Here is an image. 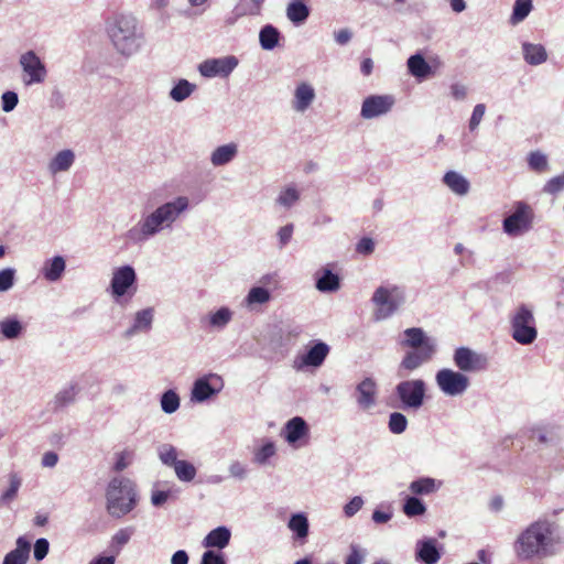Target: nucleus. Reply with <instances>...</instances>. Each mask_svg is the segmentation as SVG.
Returning <instances> with one entry per match:
<instances>
[{"mask_svg": "<svg viewBox=\"0 0 564 564\" xmlns=\"http://www.w3.org/2000/svg\"><path fill=\"white\" fill-rule=\"evenodd\" d=\"M408 72L417 79H425L432 74L431 65L421 53L411 55L406 61Z\"/></svg>", "mask_w": 564, "mask_h": 564, "instance_id": "obj_31", "label": "nucleus"}, {"mask_svg": "<svg viewBox=\"0 0 564 564\" xmlns=\"http://www.w3.org/2000/svg\"><path fill=\"white\" fill-rule=\"evenodd\" d=\"M110 41L118 53L132 56L144 43V33L138 19L132 14L115 17L107 26Z\"/></svg>", "mask_w": 564, "mask_h": 564, "instance_id": "obj_3", "label": "nucleus"}, {"mask_svg": "<svg viewBox=\"0 0 564 564\" xmlns=\"http://www.w3.org/2000/svg\"><path fill=\"white\" fill-rule=\"evenodd\" d=\"M200 564H226V560L223 553L208 550L203 553Z\"/></svg>", "mask_w": 564, "mask_h": 564, "instance_id": "obj_64", "label": "nucleus"}, {"mask_svg": "<svg viewBox=\"0 0 564 564\" xmlns=\"http://www.w3.org/2000/svg\"><path fill=\"white\" fill-rule=\"evenodd\" d=\"M177 455L176 447L171 444H162L158 447L159 459L166 467L173 468L181 460L177 459Z\"/></svg>", "mask_w": 564, "mask_h": 564, "instance_id": "obj_47", "label": "nucleus"}, {"mask_svg": "<svg viewBox=\"0 0 564 564\" xmlns=\"http://www.w3.org/2000/svg\"><path fill=\"white\" fill-rule=\"evenodd\" d=\"M534 214L532 208L522 200L514 204V210L502 220V229L510 237L520 236L532 228Z\"/></svg>", "mask_w": 564, "mask_h": 564, "instance_id": "obj_8", "label": "nucleus"}, {"mask_svg": "<svg viewBox=\"0 0 564 564\" xmlns=\"http://www.w3.org/2000/svg\"><path fill=\"white\" fill-rule=\"evenodd\" d=\"M133 533H134L133 527H126V528L118 530L112 535L111 541H110V546H109L111 552L113 553L112 555L116 556L121 552L122 547L126 544H128V542L130 541Z\"/></svg>", "mask_w": 564, "mask_h": 564, "instance_id": "obj_41", "label": "nucleus"}, {"mask_svg": "<svg viewBox=\"0 0 564 564\" xmlns=\"http://www.w3.org/2000/svg\"><path fill=\"white\" fill-rule=\"evenodd\" d=\"M442 557L437 547V541L434 538H424L415 544V560L424 564H435Z\"/></svg>", "mask_w": 564, "mask_h": 564, "instance_id": "obj_20", "label": "nucleus"}, {"mask_svg": "<svg viewBox=\"0 0 564 564\" xmlns=\"http://www.w3.org/2000/svg\"><path fill=\"white\" fill-rule=\"evenodd\" d=\"M17 270L14 268H6L0 270V292H7L15 283Z\"/></svg>", "mask_w": 564, "mask_h": 564, "instance_id": "obj_55", "label": "nucleus"}, {"mask_svg": "<svg viewBox=\"0 0 564 564\" xmlns=\"http://www.w3.org/2000/svg\"><path fill=\"white\" fill-rule=\"evenodd\" d=\"M30 551V542L24 536H19L15 549L6 554L2 564H26Z\"/></svg>", "mask_w": 564, "mask_h": 564, "instance_id": "obj_27", "label": "nucleus"}, {"mask_svg": "<svg viewBox=\"0 0 564 564\" xmlns=\"http://www.w3.org/2000/svg\"><path fill=\"white\" fill-rule=\"evenodd\" d=\"M376 321L391 317L405 302V291L395 284L380 285L372 294Z\"/></svg>", "mask_w": 564, "mask_h": 564, "instance_id": "obj_5", "label": "nucleus"}, {"mask_svg": "<svg viewBox=\"0 0 564 564\" xmlns=\"http://www.w3.org/2000/svg\"><path fill=\"white\" fill-rule=\"evenodd\" d=\"M513 551L521 562H543L564 551V532L555 521L540 518L519 533Z\"/></svg>", "mask_w": 564, "mask_h": 564, "instance_id": "obj_1", "label": "nucleus"}, {"mask_svg": "<svg viewBox=\"0 0 564 564\" xmlns=\"http://www.w3.org/2000/svg\"><path fill=\"white\" fill-rule=\"evenodd\" d=\"M231 538V531L229 528L225 525L217 527L213 529L203 540V545L205 547L212 549L217 547L219 550L225 549Z\"/></svg>", "mask_w": 564, "mask_h": 564, "instance_id": "obj_29", "label": "nucleus"}, {"mask_svg": "<svg viewBox=\"0 0 564 564\" xmlns=\"http://www.w3.org/2000/svg\"><path fill=\"white\" fill-rule=\"evenodd\" d=\"M329 346L319 340H312L304 354L299 355L294 360V368L297 370L313 367H321L329 354Z\"/></svg>", "mask_w": 564, "mask_h": 564, "instance_id": "obj_15", "label": "nucleus"}, {"mask_svg": "<svg viewBox=\"0 0 564 564\" xmlns=\"http://www.w3.org/2000/svg\"><path fill=\"white\" fill-rule=\"evenodd\" d=\"M75 161V154L72 150L59 151L50 162L48 170L52 174L69 170Z\"/></svg>", "mask_w": 564, "mask_h": 564, "instance_id": "obj_37", "label": "nucleus"}, {"mask_svg": "<svg viewBox=\"0 0 564 564\" xmlns=\"http://www.w3.org/2000/svg\"><path fill=\"white\" fill-rule=\"evenodd\" d=\"M9 488L0 496V508L9 505L18 495L21 487V478L15 473L9 475Z\"/></svg>", "mask_w": 564, "mask_h": 564, "instance_id": "obj_49", "label": "nucleus"}, {"mask_svg": "<svg viewBox=\"0 0 564 564\" xmlns=\"http://www.w3.org/2000/svg\"><path fill=\"white\" fill-rule=\"evenodd\" d=\"M395 99L391 95H371L365 98L361 105L360 116L364 119H373L388 113Z\"/></svg>", "mask_w": 564, "mask_h": 564, "instance_id": "obj_16", "label": "nucleus"}, {"mask_svg": "<svg viewBox=\"0 0 564 564\" xmlns=\"http://www.w3.org/2000/svg\"><path fill=\"white\" fill-rule=\"evenodd\" d=\"M176 478L182 482H191L195 479L197 469L188 460L181 459L173 467Z\"/></svg>", "mask_w": 564, "mask_h": 564, "instance_id": "obj_44", "label": "nucleus"}, {"mask_svg": "<svg viewBox=\"0 0 564 564\" xmlns=\"http://www.w3.org/2000/svg\"><path fill=\"white\" fill-rule=\"evenodd\" d=\"M229 476L237 480H245L248 477L249 468L239 460H232L228 466Z\"/></svg>", "mask_w": 564, "mask_h": 564, "instance_id": "obj_56", "label": "nucleus"}, {"mask_svg": "<svg viewBox=\"0 0 564 564\" xmlns=\"http://www.w3.org/2000/svg\"><path fill=\"white\" fill-rule=\"evenodd\" d=\"M271 300V293L267 288L263 286H252L243 302L246 306L253 307L254 305L265 304Z\"/></svg>", "mask_w": 564, "mask_h": 564, "instance_id": "obj_42", "label": "nucleus"}, {"mask_svg": "<svg viewBox=\"0 0 564 564\" xmlns=\"http://www.w3.org/2000/svg\"><path fill=\"white\" fill-rule=\"evenodd\" d=\"M528 165L531 170L543 173L549 171L547 156L542 152H531L528 156Z\"/></svg>", "mask_w": 564, "mask_h": 564, "instance_id": "obj_54", "label": "nucleus"}, {"mask_svg": "<svg viewBox=\"0 0 564 564\" xmlns=\"http://www.w3.org/2000/svg\"><path fill=\"white\" fill-rule=\"evenodd\" d=\"M154 310L147 307L134 314L131 326L124 332L126 338H131L139 333H148L152 328Z\"/></svg>", "mask_w": 564, "mask_h": 564, "instance_id": "obj_24", "label": "nucleus"}, {"mask_svg": "<svg viewBox=\"0 0 564 564\" xmlns=\"http://www.w3.org/2000/svg\"><path fill=\"white\" fill-rule=\"evenodd\" d=\"M133 460V452L129 449H124L116 455V462L113 465L115 471H122L126 469Z\"/></svg>", "mask_w": 564, "mask_h": 564, "instance_id": "obj_58", "label": "nucleus"}, {"mask_svg": "<svg viewBox=\"0 0 564 564\" xmlns=\"http://www.w3.org/2000/svg\"><path fill=\"white\" fill-rule=\"evenodd\" d=\"M300 334L296 328H283L274 326L270 332L269 345L275 351H288L294 344V339Z\"/></svg>", "mask_w": 564, "mask_h": 564, "instance_id": "obj_18", "label": "nucleus"}, {"mask_svg": "<svg viewBox=\"0 0 564 564\" xmlns=\"http://www.w3.org/2000/svg\"><path fill=\"white\" fill-rule=\"evenodd\" d=\"M19 102V96L15 91L8 90L1 96V108L4 112L12 111Z\"/></svg>", "mask_w": 564, "mask_h": 564, "instance_id": "obj_59", "label": "nucleus"}, {"mask_svg": "<svg viewBox=\"0 0 564 564\" xmlns=\"http://www.w3.org/2000/svg\"><path fill=\"white\" fill-rule=\"evenodd\" d=\"M232 316L234 312L229 307L221 306L206 317L207 325L212 329L223 330L231 322Z\"/></svg>", "mask_w": 564, "mask_h": 564, "instance_id": "obj_35", "label": "nucleus"}, {"mask_svg": "<svg viewBox=\"0 0 564 564\" xmlns=\"http://www.w3.org/2000/svg\"><path fill=\"white\" fill-rule=\"evenodd\" d=\"M366 556V552L360 546L352 544L350 545V552L346 557L345 564H362Z\"/></svg>", "mask_w": 564, "mask_h": 564, "instance_id": "obj_63", "label": "nucleus"}, {"mask_svg": "<svg viewBox=\"0 0 564 564\" xmlns=\"http://www.w3.org/2000/svg\"><path fill=\"white\" fill-rule=\"evenodd\" d=\"M107 511L113 518H122L131 512L138 502L135 485L123 477L112 478L106 490Z\"/></svg>", "mask_w": 564, "mask_h": 564, "instance_id": "obj_4", "label": "nucleus"}, {"mask_svg": "<svg viewBox=\"0 0 564 564\" xmlns=\"http://www.w3.org/2000/svg\"><path fill=\"white\" fill-rule=\"evenodd\" d=\"M225 382L217 373H207L197 378L192 388L191 399L195 402H205L217 395L224 389Z\"/></svg>", "mask_w": 564, "mask_h": 564, "instance_id": "obj_12", "label": "nucleus"}, {"mask_svg": "<svg viewBox=\"0 0 564 564\" xmlns=\"http://www.w3.org/2000/svg\"><path fill=\"white\" fill-rule=\"evenodd\" d=\"M238 58L234 55H227L217 58H208L198 65V72L203 77H228L238 66Z\"/></svg>", "mask_w": 564, "mask_h": 564, "instance_id": "obj_14", "label": "nucleus"}, {"mask_svg": "<svg viewBox=\"0 0 564 564\" xmlns=\"http://www.w3.org/2000/svg\"><path fill=\"white\" fill-rule=\"evenodd\" d=\"M404 514L409 518L423 516L426 512L425 503L415 496H406L402 506Z\"/></svg>", "mask_w": 564, "mask_h": 564, "instance_id": "obj_43", "label": "nucleus"}, {"mask_svg": "<svg viewBox=\"0 0 564 564\" xmlns=\"http://www.w3.org/2000/svg\"><path fill=\"white\" fill-rule=\"evenodd\" d=\"M299 199L300 192L297 188L294 185H289L280 192L275 203L283 208L289 209L293 207L299 202Z\"/></svg>", "mask_w": 564, "mask_h": 564, "instance_id": "obj_45", "label": "nucleus"}, {"mask_svg": "<svg viewBox=\"0 0 564 564\" xmlns=\"http://www.w3.org/2000/svg\"><path fill=\"white\" fill-rule=\"evenodd\" d=\"M436 354V348L427 346L424 349L406 351L400 362V369L412 372L424 364L431 361Z\"/></svg>", "mask_w": 564, "mask_h": 564, "instance_id": "obj_19", "label": "nucleus"}, {"mask_svg": "<svg viewBox=\"0 0 564 564\" xmlns=\"http://www.w3.org/2000/svg\"><path fill=\"white\" fill-rule=\"evenodd\" d=\"M408 419L401 412H392L389 415L388 429L392 434H402L408 427Z\"/></svg>", "mask_w": 564, "mask_h": 564, "instance_id": "obj_53", "label": "nucleus"}, {"mask_svg": "<svg viewBox=\"0 0 564 564\" xmlns=\"http://www.w3.org/2000/svg\"><path fill=\"white\" fill-rule=\"evenodd\" d=\"M394 392L403 410L416 411L424 404L426 382L423 379L403 380L395 386Z\"/></svg>", "mask_w": 564, "mask_h": 564, "instance_id": "obj_7", "label": "nucleus"}, {"mask_svg": "<svg viewBox=\"0 0 564 564\" xmlns=\"http://www.w3.org/2000/svg\"><path fill=\"white\" fill-rule=\"evenodd\" d=\"M161 408L166 414H172L180 408V397L174 390H167L161 395Z\"/></svg>", "mask_w": 564, "mask_h": 564, "instance_id": "obj_52", "label": "nucleus"}, {"mask_svg": "<svg viewBox=\"0 0 564 564\" xmlns=\"http://www.w3.org/2000/svg\"><path fill=\"white\" fill-rule=\"evenodd\" d=\"M453 361L457 369L463 373L482 371L488 367V358L486 355L477 352L465 346L455 349Z\"/></svg>", "mask_w": 564, "mask_h": 564, "instance_id": "obj_13", "label": "nucleus"}, {"mask_svg": "<svg viewBox=\"0 0 564 564\" xmlns=\"http://www.w3.org/2000/svg\"><path fill=\"white\" fill-rule=\"evenodd\" d=\"M533 6L532 0H516L511 14V23L522 22L531 12Z\"/></svg>", "mask_w": 564, "mask_h": 564, "instance_id": "obj_50", "label": "nucleus"}, {"mask_svg": "<svg viewBox=\"0 0 564 564\" xmlns=\"http://www.w3.org/2000/svg\"><path fill=\"white\" fill-rule=\"evenodd\" d=\"M524 61L532 66L541 65L547 59V53L542 44L524 42L522 44Z\"/></svg>", "mask_w": 564, "mask_h": 564, "instance_id": "obj_33", "label": "nucleus"}, {"mask_svg": "<svg viewBox=\"0 0 564 564\" xmlns=\"http://www.w3.org/2000/svg\"><path fill=\"white\" fill-rule=\"evenodd\" d=\"M486 112V106L484 104H477L474 109L471 117L469 119V130L474 131L478 128L480 121L482 120Z\"/></svg>", "mask_w": 564, "mask_h": 564, "instance_id": "obj_61", "label": "nucleus"}, {"mask_svg": "<svg viewBox=\"0 0 564 564\" xmlns=\"http://www.w3.org/2000/svg\"><path fill=\"white\" fill-rule=\"evenodd\" d=\"M78 393V388L76 384H70L63 390H61L54 399V409L58 410L72 404L75 401V398Z\"/></svg>", "mask_w": 564, "mask_h": 564, "instance_id": "obj_46", "label": "nucleus"}, {"mask_svg": "<svg viewBox=\"0 0 564 564\" xmlns=\"http://www.w3.org/2000/svg\"><path fill=\"white\" fill-rule=\"evenodd\" d=\"M288 529L293 533L296 541L305 542L310 533V522L306 513H292L288 521Z\"/></svg>", "mask_w": 564, "mask_h": 564, "instance_id": "obj_26", "label": "nucleus"}, {"mask_svg": "<svg viewBox=\"0 0 564 564\" xmlns=\"http://www.w3.org/2000/svg\"><path fill=\"white\" fill-rule=\"evenodd\" d=\"M19 65L22 68V82L25 86L42 84L47 75L45 64L37 54L30 50L21 54Z\"/></svg>", "mask_w": 564, "mask_h": 564, "instance_id": "obj_10", "label": "nucleus"}, {"mask_svg": "<svg viewBox=\"0 0 564 564\" xmlns=\"http://www.w3.org/2000/svg\"><path fill=\"white\" fill-rule=\"evenodd\" d=\"M442 486L441 480H436L435 478L424 476L419 477L410 482L409 490L412 496H429L436 492Z\"/></svg>", "mask_w": 564, "mask_h": 564, "instance_id": "obj_28", "label": "nucleus"}, {"mask_svg": "<svg viewBox=\"0 0 564 564\" xmlns=\"http://www.w3.org/2000/svg\"><path fill=\"white\" fill-rule=\"evenodd\" d=\"M365 501L362 497L355 496L352 497L343 508L344 514L347 518L354 517L358 511L361 510Z\"/></svg>", "mask_w": 564, "mask_h": 564, "instance_id": "obj_60", "label": "nucleus"}, {"mask_svg": "<svg viewBox=\"0 0 564 564\" xmlns=\"http://www.w3.org/2000/svg\"><path fill=\"white\" fill-rule=\"evenodd\" d=\"M264 0H240V3L236 7L238 15H259Z\"/></svg>", "mask_w": 564, "mask_h": 564, "instance_id": "obj_51", "label": "nucleus"}, {"mask_svg": "<svg viewBox=\"0 0 564 564\" xmlns=\"http://www.w3.org/2000/svg\"><path fill=\"white\" fill-rule=\"evenodd\" d=\"M50 550V543L45 538H40L34 543L33 556L36 561H42L46 557Z\"/></svg>", "mask_w": 564, "mask_h": 564, "instance_id": "obj_62", "label": "nucleus"}, {"mask_svg": "<svg viewBox=\"0 0 564 564\" xmlns=\"http://www.w3.org/2000/svg\"><path fill=\"white\" fill-rule=\"evenodd\" d=\"M23 330L24 326L17 316H9L0 321V334L8 340L18 339Z\"/></svg>", "mask_w": 564, "mask_h": 564, "instance_id": "obj_34", "label": "nucleus"}, {"mask_svg": "<svg viewBox=\"0 0 564 564\" xmlns=\"http://www.w3.org/2000/svg\"><path fill=\"white\" fill-rule=\"evenodd\" d=\"M187 196H176L174 199L159 205L150 214L143 215L135 226L128 230L127 237L133 242H144L164 230H172L174 224L189 209Z\"/></svg>", "mask_w": 564, "mask_h": 564, "instance_id": "obj_2", "label": "nucleus"}, {"mask_svg": "<svg viewBox=\"0 0 564 564\" xmlns=\"http://www.w3.org/2000/svg\"><path fill=\"white\" fill-rule=\"evenodd\" d=\"M286 18L295 25L303 24L310 17L311 10L304 0H291L285 10Z\"/></svg>", "mask_w": 564, "mask_h": 564, "instance_id": "obj_32", "label": "nucleus"}, {"mask_svg": "<svg viewBox=\"0 0 564 564\" xmlns=\"http://www.w3.org/2000/svg\"><path fill=\"white\" fill-rule=\"evenodd\" d=\"M444 184L457 195H466L469 191V182L462 174L449 171L443 177Z\"/></svg>", "mask_w": 564, "mask_h": 564, "instance_id": "obj_36", "label": "nucleus"}, {"mask_svg": "<svg viewBox=\"0 0 564 564\" xmlns=\"http://www.w3.org/2000/svg\"><path fill=\"white\" fill-rule=\"evenodd\" d=\"M315 98L314 88L306 84H300L294 91L293 109L297 112H304Z\"/></svg>", "mask_w": 564, "mask_h": 564, "instance_id": "obj_30", "label": "nucleus"}, {"mask_svg": "<svg viewBox=\"0 0 564 564\" xmlns=\"http://www.w3.org/2000/svg\"><path fill=\"white\" fill-rule=\"evenodd\" d=\"M308 432L306 421L301 416H294L285 423L282 436L290 445H295L300 440L307 436Z\"/></svg>", "mask_w": 564, "mask_h": 564, "instance_id": "obj_22", "label": "nucleus"}, {"mask_svg": "<svg viewBox=\"0 0 564 564\" xmlns=\"http://www.w3.org/2000/svg\"><path fill=\"white\" fill-rule=\"evenodd\" d=\"M65 269V259L62 256H55L44 261L41 268V274L48 282H57L62 279Z\"/></svg>", "mask_w": 564, "mask_h": 564, "instance_id": "obj_25", "label": "nucleus"}, {"mask_svg": "<svg viewBox=\"0 0 564 564\" xmlns=\"http://www.w3.org/2000/svg\"><path fill=\"white\" fill-rule=\"evenodd\" d=\"M437 388L448 397H458L464 394L470 382L469 378L459 370L442 368L435 375Z\"/></svg>", "mask_w": 564, "mask_h": 564, "instance_id": "obj_9", "label": "nucleus"}, {"mask_svg": "<svg viewBox=\"0 0 564 564\" xmlns=\"http://www.w3.org/2000/svg\"><path fill=\"white\" fill-rule=\"evenodd\" d=\"M112 296L118 300L124 295L132 296L137 291V273L132 265L126 264L117 268L110 281Z\"/></svg>", "mask_w": 564, "mask_h": 564, "instance_id": "obj_11", "label": "nucleus"}, {"mask_svg": "<svg viewBox=\"0 0 564 564\" xmlns=\"http://www.w3.org/2000/svg\"><path fill=\"white\" fill-rule=\"evenodd\" d=\"M196 89V85L187 79H178L171 88L169 96L176 102H182L187 99Z\"/></svg>", "mask_w": 564, "mask_h": 564, "instance_id": "obj_40", "label": "nucleus"}, {"mask_svg": "<svg viewBox=\"0 0 564 564\" xmlns=\"http://www.w3.org/2000/svg\"><path fill=\"white\" fill-rule=\"evenodd\" d=\"M564 189V172L550 178L543 186V192L550 195H556Z\"/></svg>", "mask_w": 564, "mask_h": 564, "instance_id": "obj_57", "label": "nucleus"}, {"mask_svg": "<svg viewBox=\"0 0 564 564\" xmlns=\"http://www.w3.org/2000/svg\"><path fill=\"white\" fill-rule=\"evenodd\" d=\"M276 453L274 442L268 440L253 453V462L258 465H267Z\"/></svg>", "mask_w": 564, "mask_h": 564, "instance_id": "obj_48", "label": "nucleus"}, {"mask_svg": "<svg viewBox=\"0 0 564 564\" xmlns=\"http://www.w3.org/2000/svg\"><path fill=\"white\" fill-rule=\"evenodd\" d=\"M238 150L235 143H226L218 147L210 156V161L215 166H221L228 164L234 160Z\"/></svg>", "mask_w": 564, "mask_h": 564, "instance_id": "obj_38", "label": "nucleus"}, {"mask_svg": "<svg viewBox=\"0 0 564 564\" xmlns=\"http://www.w3.org/2000/svg\"><path fill=\"white\" fill-rule=\"evenodd\" d=\"M315 288L322 293H333L340 289V276L330 265L318 269L314 274Z\"/></svg>", "mask_w": 564, "mask_h": 564, "instance_id": "obj_21", "label": "nucleus"}, {"mask_svg": "<svg viewBox=\"0 0 564 564\" xmlns=\"http://www.w3.org/2000/svg\"><path fill=\"white\" fill-rule=\"evenodd\" d=\"M403 334L405 339L402 341V345L405 347L419 350L432 346L437 349L436 340L426 336L425 332L420 327L406 328Z\"/></svg>", "mask_w": 564, "mask_h": 564, "instance_id": "obj_23", "label": "nucleus"}, {"mask_svg": "<svg viewBox=\"0 0 564 564\" xmlns=\"http://www.w3.org/2000/svg\"><path fill=\"white\" fill-rule=\"evenodd\" d=\"M280 36L281 34L275 26L272 24H265L259 32V42L261 47L265 51H272L278 46Z\"/></svg>", "mask_w": 564, "mask_h": 564, "instance_id": "obj_39", "label": "nucleus"}, {"mask_svg": "<svg viewBox=\"0 0 564 564\" xmlns=\"http://www.w3.org/2000/svg\"><path fill=\"white\" fill-rule=\"evenodd\" d=\"M511 336L521 345H530L538 337L535 319L532 311L525 305H521L511 316Z\"/></svg>", "mask_w": 564, "mask_h": 564, "instance_id": "obj_6", "label": "nucleus"}, {"mask_svg": "<svg viewBox=\"0 0 564 564\" xmlns=\"http://www.w3.org/2000/svg\"><path fill=\"white\" fill-rule=\"evenodd\" d=\"M356 402L364 411L377 404V383L372 378L367 377L356 386Z\"/></svg>", "mask_w": 564, "mask_h": 564, "instance_id": "obj_17", "label": "nucleus"}]
</instances>
